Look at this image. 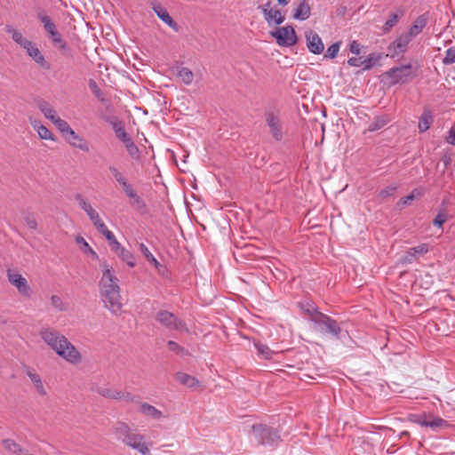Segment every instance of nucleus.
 I'll return each mask as SVG.
<instances>
[{"instance_id":"a211bd4d","label":"nucleus","mask_w":455,"mask_h":455,"mask_svg":"<svg viewBox=\"0 0 455 455\" xmlns=\"http://www.w3.org/2000/svg\"><path fill=\"white\" fill-rule=\"evenodd\" d=\"M428 21V17L427 13H424L419 16L413 22V24L410 27L407 31L412 37L419 35L423 28L427 26Z\"/></svg>"},{"instance_id":"cd10ccee","label":"nucleus","mask_w":455,"mask_h":455,"mask_svg":"<svg viewBox=\"0 0 455 455\" xmlns=\"http://www.w3.org/2000/svg\"><path fill=\"white\" fill-rule=\"evenodd\" d=\"M265 20L268 24L275 23L276 25L282 24L285 18L279 10H273L269 14L264 16Z\"/></svg>"},{"instance_id":"37998d69","label":"nucleus","mask_w":455,"mask_h":455,"mask_svg":"<svg viewBox=\"0 0 455 455\" xmlns=\"http://www.w3.org/2000/svg\"><path fill=\"white\" fill-rule=\"evenodd\" d=\"M51 303L59 311L67 310V305L62 301L61 298L58 295H52L51 297Z\"/></svg>"},{"instance_id":"bb28decb","label":"nucleus","mask_w":455,"mask_h":455,"mask_svg":"<svg viewBox=\"0 0 455 455\" xmlns=\"http://www.w3.org/2000/svg\"><path fill=\"white\" fill-rule=\"evenodd\" d=\"M31 124L34 127V129H36L37 131L38 136L42 140H55L52 133L44 125L39 124L36 122H32Z\"/></svg>"},{"instance_id":"6ab92c4d","label":"nucleus","mask_w":455,"mask_h":455,"mask_svg":"<svg viewBox=\"0 0 455 455\" xmlns=\"http://www.w3.org/2000/svg\"><path fill=\"white\" fill-rule=\"evenodd\" d=\"M311 9L307 0H300L294 9L293 18L298 20H306L310 17Z\"/></svg>"},{"instance_id":"c85d7f7f","label":"nucleus","mask_w":455,"mask_h":455,"mask_svg":"<svg viewBox=\"0 0 455 455\" xmlns=\"http://www.w3.org/2000/svg\"><path fill=\"white\" fill-rule=\"evenodd\" d=\"M390 119L387 116H378L373 122H371L369 125L370 132H375L382 129L389 123Z\"/></svg>"},{"instance_id":"72a5a7b5","label":"nucleus","mask_w":455,"mask_h":455,"mask_svg":"<svg viewBox=\"0 0 455 455\" xmlns=\"http://www.w3.org/2000/svg\"><path fill=\"white\" fill-rule=\"evenodd\" d=\"M177 76L186 84H190L194 79L192 71L188 68H180Z\"/></svg>"},{"instance_id":"9d476101","label":"nucleus","mask_w":455,"mask_h":455,"mask_svg":"<svg viewBox=\"0 0 455 455\" xmlns=\"http://www.w3.org/2000/svg\"><path fill=\"white\" fill-rule=\"evenodd\" d=\"M412 38L413 37L408 32L398 36L387 47L391 57L404 53Z\"/></svg>"},{"instance_id":"20e7f679","label":"nucleus","mask_w":455,"mask_h":455,"mask_svg":"<svg viewBox=\"0 0 455 455\" xmlns=\"http://www.w3.org/2000/svg\"><path fill=\"white\" fill-rule=\"evenodd\" d=\"M156 319L170 331H187L186 323L167 310H160L156 315Z\"/></svg>"},{"instance_id":"f8f14e48","label":"nucleus","mask_w":455,"mask_h":455,"mask_svg":"<svg viewBox=\"0 0 455 455\" xmlns=\"http://www.w3.org/2000/svg\"><path fill=\"white\" fill-rule=\"evenodd\" d=\"M94 391L99 394L100 395L114 399V400H126V401H132V396L129 393H124L116 389H112L107 386L104 387H97Z\"/></svg>"},{"instance_id":"c9c22d12","label":"nucleus","mask_w":455,"mask_h":455,"mask_svg":"<svg viewBox=\"0 0 455 455\" xmlns=\"http://www.w3.org/2000/svg\"><path fill=\"white\" fill-rule=\"evenodd\" d=\"M448 426L449 423L440 417H433L432 419H428L427 427H430L432 429L444 428L447 427Z\"/></svg>"},{"instance_id":"473e14b6","label":"nucleus","mask_w":455,"mask_h":455,"mask_svg":"<svg viewBox=\"0 0 455 455\" xmlns=\"http://www.w3.org/2000/svg\"><path fill=\"white\" fill-rule=\"evenodd\" d=\"M52 122L55 124L60 132L64 134H69V132H73V129L69 126L68 122L61 119L58 116L52 119Z\"/></svg>"},{"instance_id":"e2e57ef3","label":"nucleus","mask_w":455,"mask_h":455,"mask_svg":"<svg viewBox=\"0 0 455 455\" xmlns=\"http://www.w3.org/2000/svg\"><path fill=\"white\" fill-rule=\"evenodd\" d=\"M347 63L351 67H361V66H363L362 60L359 58H356V57L349 58L348 60H347Z\"/></svg>"},{"instance_id":"393cba45","label":"nucleus","mask_w":455,"mask_h":455,"mask_svg":"<svg viewBox=\"0 0 455 455\" xmlns=\"http://www.w3.org/2000/svg\"><path fill=\"white\" fill-rule=\"evenodd\" d=\"M115 434L117 439L122 440L123 443H125L126 438L131 437L133 433H131L130 427L123 422H119L115 427Z\"/></svg>"},{"instance_id":"8fccbe9b","label":"nucleus","mask_w":455,"mask_h":455,"mask_svg":"<svg viewBox=\"0 0 455 455\" xmlns=\"http://www.w3.org/2000/svg\"><path fill=\"white\" fill-rule=\"evenodd\" d=\"M396 188H397V187L395 185L388 186V187L381 189L379 196L381 198H387V197L392 196L394 195L395 191L396 190Z\"/></svg>"},{"instance_id":"ea45409f","label":"nucleus","mask_w":455,"mask_h":455,"mask_svg":"<svg viewBox=\"0 0 455 455\" xmlns=\"http://www.w3.org/2000/svg\"><path fill=\"white\" fill-rule=\"evenodd\" d=\"M131 204L133 207H135L138 210H141L146 208V203L145 201L138 195V193H134L131 197Z\"/></svg>"},{"instance_id":"dca6fc26","label":"nucleus","mask_w":455,"mask_h":455,"mask_svg":"<svg viewBox=\"0 0 455 455\" xmlns=\"http://www.w3.org/2000/svg\"><path fill=\"white\" fill-rule=\"evenodd\" d=\"M76 200L77 201L81 209H83L86 214L88 215L90 220L93 223L94 221H98V219L100 218L98 212L92 208L90 203L80 194L76 196Z\"/></svg>"},{"instance_id":"0e129e2a","label":"nucleus","mask_w":455,"mask_h":455,"mask_svg":"<svg viewBox=\"0 0 455 455\" xmlns=\"http://www.w3.org/2000/svg\"><path fill=\"white\" fill-rule=\"evenodd\" d=\"M350 52L355 55H358L360 53V44L356 41H353L350 44Z\"/></svg>"},{"instance_id":"4d7b16f0","label":"nucleus","mask_w":455,"mask_h":455,"mask_svg":"<svg viewBox=\"0 0 455 455\" xmlns=\"http://www.w3.org/2000/svg\"><path fill=\"white\" fill-rule=\"evenodd\" d=\"M256 347L259 353L264 355L265 358H271L272 351L267 347L264 345H256Z\"/></svg>"},{"instance_id":"b1692460","label":"nucleus","mask_w":455,"mask_h":455,"mask_svg":"<svg viewBox=\"0 0 455 455\" xmlns=\"http://www.w3.org/2000/svg\"><path fill=\"white\" fill-rule=\"evenodd\" d=\"M6 32L11 34L12 40L23 49H25L28 46V44L31 42L28 39L25 38L21 32L12 28L10 26H6Z\"/></svg>"},{"instance_id":"09e8293b","label":"nucleus","mask_w":455,"mask_h":455,"mask_svg":"<svg viewBox=\"0 0 455 455\" xmlns=\"http://www.w3.org/2000/svg\"><path fill=\"white\" fill-rule=\"evenodd\" d=\"M446 220H447L446 212H441L434 219L433 224H434V226H436L438 228H442L443 224L446 221Z\"/></svg>"},{"instance_id":"79ce46f5","label":"nucleus","mask_w":455,"mask_h":455,"mask_svg":"<svg viewBox=\"0 0 455 455\" xmlns=\"http://www.w3.org/2000/svg\"><path fill=\"white\" fill-rule=\"evenodd\" d=\"M399 16L396 13H391L383 26V31L388 32L398 21Z\"/></svg>"},{"instance_id":"a878e982","label":"nucleus","mask_w":455,"mask_h":455,"mask_svg":"<svg viewBox=\"0 0 455 455\" xmlns=\"http://www.w3.org/2000/svg\"><path fill=\"white\" fill-rule=\"evenodd\" d=\"M433 122V116L430 110L425 109L419 120V130L420 132L427 131Z\"/></svg>"},{"instance_id":"a19ab883","label":"nucleus","mask_w":455,"mask_h":455,"mask_svg":"<svg viewBox=\"0 0 455 455\" xmlns=\"http://www.w3.org/2000/svg\"><path fill=\"white\" fill-rule=\"evenodd\" d=\"M76 243L81 244L83 246V250L85 252H89L95 259L98 258L97 253L90 247V245L88 244V243L85 241V239L83 236L77 235L76 237Z\"/></svg>"},{"instance_id":"13d9d810","label":"nucleus","mask_w":455,"mask_h":455,"mask_svg":"<svg viewBox=\"0 0 455 455\" xmlns=\"http://www.w3.org/2000/svg\"><path fill=\"white\" fill-rule=\"evenodd\" d=\"M93 225L95 226V228L98 229V231L104 235L108 229L107 228V226L105 225V223L101 220L100 218L98 219V221H94L93 222Z\"/></svg>"},{"instance_id":"bf43d9fd","label":"nucleus","mask_w":455,"mask_h":455,"mask_svg":"<svg viewBox=\"0 0 455 455\" xmlns=\"http://www.w3.org/2000/svg\"><path fill=\"white\" fill-rule=\"evenodd\" d=\"M168 347H169L170 350H172L177 354L184 351L183 347H181L178 343H176L175 341H172V340L168 341Z\"/></svg>"},{"instance_id":"2eb2a0df","label":"nucleus","mask_w":455,"mask_h":455,"mask_svg":"<svg viewBox=\"0 0 455 455\" xmlns=\"http://www.w3.org/2000/svg\"><path fill=\"white\" fill-rule=\"evenodd\" d=\"M175 379L180 385H182L189 389H192V390L196 389L200 385V381L196 377L191 376L183 371L176 372Z\"/></svg>"},{"instance_id":"6e6d98bb","label":"nucleus","mask_w":455,"mask_h":455,"mask_svg":"<svg viewBox=\"0 0 455 455\" xmlns=\"http://www.w3.org/2000/svg\"><path fill=\"white\" fill-rule=\"evenodd\" d=\"M416 259V257L411 253V249L401 258L400 261L403 264H411Z\"/></svg>"},{"instance_id":"c756f323","label":"nucleus","mask_w":455,"mask_h":455,"mask_svg":"<svg viewBox=\"0 0 455 455\" xmlns=\"http://www.w3.org/2000/svg\"><path fill=\"white\" fill-rule=\"evenodd\" d=\"M124 147L127 149L128 154L132 159H140V153L139 148L136 146L132 138L124 142Z\"/></svg>"},{"instance_id":"7ed1b4c3","label":"nucleus","mask_w":455,"mask_h":455,"mask_svg":"<svg viewBox=\"0 0 455 455\" xmlns=\"http://www.w3.org/2000/svg\"><path fill=\"white\" fill-rule=\"evenodd\" d=\"M313 323L316 326L317 330L323 333L331 334L335 338H339L340 334V328L336 322L329 315L325 314H314Z\"/></svg>"},{"instance_id":"0eeeda50","label":"nucleus","mask_w":455,"mask_h":455,"mask_svg":"<svg viewBox=\"0 0 455 455\" xmlns=\"http://www.w3.org/2000/svg\"><path fill=\"white\" fill-rule=\"evenodd\" d=\"M411 65H401L390 68L385 73L391 84H404L411 78Z\"/></svg>"},{"instance_id":"4be33fe9","label":"nucleus","mask_w":455,"mask_h":455,"mask_svg":"<svg viewBox=\"0 0 455 455\" xmlns=\"http://www.w3.org/2000/svg\"><path fill=\"white\" fill-rule=\"evenodd\" d=\"M70 138L68 139V142L74 148H77L84 152H88L90 150L88 142L81 136L76 134L73 130V132H69L68 134Z\"/></svg>"},{"instance_id":"aec40b11","label":"nucleus","mask_w":455,"mask_h":455,"mask_svg":"<svg viewBox=\"0 0 455 455\" xmlns=\"http://www.w3.org/2000/svg\"><path fill=\"white\" fill-rule=\"evenodd\" d=\"M26 373L28 377L30 379L31 382L33 383L36 392L42 396L46 395L47 392L43 384L40 375L32 369H28L26 371Z\"/></svg>"},{"instance_id":"774afa93","label":"nucleus","mask_w":455,"mask_h":455,"mask_svg":"<svg viewBox=\"0 0 455 455\" xmlns=\"http://www.w3.org/2000/svg\"><path fill=\"white\" fill-rule=\"evenodd\" d=\"M103 235L108 241L109 244L116 240L115 235L110 230H108Z\"/></svg>"},{"instance_id":"39448f33","label":"nucleus","mask_w":455,"mask_h":455,"mask_svg":"<svg viewBox=\"0 0 455 455\" xmlns=\"http://www.w3.org/2000/svg\"><path fill=\"white\" fill-rule=\"evenodd\" d=\"M252 431L261 444L275 445L280 439L276 431L265 425H253Z\"/></svg>"},{"instance_id":"412c9836","label":"nucleus","mask_w":455,"mask_h":455,"mask_svg":"<svg viewBox=\"0 0 455 455\" xmlns=\"http://www.w3.org/2000/svg\"><path fill=\"white\" fill-rule=\"evenodd\" d=\"M153 9H154V12H156V14L157 15V17L162 21H164L165 24H167L170 28H172L175 31L179 30V26H178L177 22H175L172 20V18L170 16V14L168 13V12L165 9H164L160 5L155 6Z\"/></svg>"},{"instance_id":"a18cd8bd","label":"nucleus","mask_w":455,"mask_h":455,"mask_svg":"<svg viewBox=\"0 0 455 455\" xmlns=\"http://www.w3.org/2000/svg\"><path fill=\"white\" fill-rule=\"evenodd\" d=\"M339 47L340 43H334L331 45H330L326 51L325 57L330 59L335 58L339 53Z\"/></svg>"},{"instance_id":"7c9ffc66","label":"nucleus","mask_w":455,"mask_h":455,"mask_svg":"<svg viewBox=\"0 0 455 455\" xmlns=\"http://www.w3.org/2000/svg\"><path fill=\"white\" fill-rule=\"evenodd\" d=\"M38 108L44 116L51 121L58 116L56 111L46 101L39 102Z\"/></svg>"},{"instance_id":"680f3d73","label":"nucleus","mask_w":455,"mask_h":455,"mask_svg":"<svg viewBox=\"0 0 455 455\" xmlns=\"http://www.w3.org/2000/svg\"><path fill=\"white\" fill-rule=\"evenodd\" d=\"M90 87L92 90H93L94 93H95V96L98 98V99H100L101 100H103L101 98L102 96V92L100 91V89L97 86L96 83L92 80L90 81Z\"/></svg>"},{"instance_id":"5701e85b","label":"nucleus","mask_w":455,"mask_h":455,"mask_svg":"<svg viewBox=\"0 0 455 455\" xmlns=\"http://www.w3.org/2000/svg\"><path fill=\"white\" fill-rule=\"evenodd\" d=\"M140 411L146 416L153 418L154 419L159 420L163 418V412L161 411L147 403L140 404Z\"/></svg>"},{"instance_id":"9b49d317","label":"nucleus","mask_w":455,"mask_h":455,"mask_svg":"<svg viewBox=\"0 0 455 455\" xmlns=\"http://www.w3.org/2000/svg\"><path fill=\"white\" fill-rule=\"evenodd\" d=\"M265 117L273 138L277 141H281L283 139V129L280 119L274 112L266 113Z\"/></svg>"},{"instance_id":"423d86ee","label":"nucleus","mask_w":455,"mask_h":455,"mask_svg":"<svg viewBox=\"0 0 455 455\" xmlns=\"http://www.w3.org/2000/svg\"><path fill=\"white\" fill-rule=\"evenodd\" d=\"M38 19L44 25V30L48 33L50 38L55 45L61 50L68 49V44L62 39L61 35L57 30L56 25L48 15L38 14Z\"/></svg>"},{"instance_id":"58836bf2","label":"nucleus","mask_w":455,"mask_h":455,"mask_svg":"<svg viewBox=\"0 0 455 455\" xmlns=\"http://www.w3.org/2000/svg\"><path fill=\"white\" fill-rule=\"evenodd\" d=\"M140 252L145 256V258L151 263H153L156 267H158L159 262L157 259L154 257V255L150 252L148 246L144 244L143 243H140Z\"/></svg>"},{"instance_id":"e433bc0d","label":"nucleus","mask_w":455,"mask_h":455,"mask_svg":"<svg viewBox=\"0 0 455 455\" xmlns=\"http://www.w3.org/2000/svg\"><path fill=\"white\" fill-rule=\"evenodd\" d=\"M422 196V192L421 190H419V188H414L410 195L404 196V197H402L398 203V204L400 205H407L409 204L411 201H413L415 198L417 197H419Z\"/></svg>"},{"instance_id":"f03ea898","label":"nucleus","mask_w":455,"mask_h":455,"mask_svg":"<svg viewBox=\"0 0 455 455\" xmlns=\"http://www.w3.org/2000/svg\"><path fill=\"white\" fill-rule=\"evenodd\" d=\"M102 277L100 281V293L105 307L113 314L118 315L122 310L120 287L112 267L102 264Z\"/></svg>"},{"instance_id":"f257e3e1","label":"nucleus","mask_w":455,"mask_h":455,"mask_svg":"<svg viewBox=\"0 0 455 455\" xmlns=\"http://www.w3.org/2000/svg\"><path fill=\"white\" fill-rule=\"evenodd\" d=\"M39 335L44 342L66 362L74 365L82 363L83 356L78 349L57 330L43 327Z\"/></svg>"},{"instance_id":"f3484780","label":"nucleus","mask_w":455,"mask_h":455,"mask_svg":"<svg viewBox=\"0 0 455 455\" xmlns=\"http://www.w3.org/2000/svg\"><path fill=\"white\" fill-rule=\"evenodd\" d=\"M27 53L39 65L42 67H47V62L44 57V55L41 53L40 50L36 46L35 43L32 41L28 44V46L25 48Z\"/></svg>"},{"instance_id":"4468645a","label":"nucleus","mask_w":455,"mask_h":455,"mask_svg":"<svg viewBox=\"0 0 455 455\" xmlns=\"http://www.w3.org/2000/svg\"><path fill=\"white\" fill-rule=\"evenodd\" d=\"M307 46L310 52L320 54L323 52L324 45L319 35L314 31L306 32Z\"/></svg>"},{"instance_id":"603ef678","label":"nucleus","mask_w":455,"mask_h":455,"mask_svg":"<svg viewBox=\"0 0 455 455\" xmlns=\"http://www.w3.org/2000/svg\"><path fill=\"white\" fill-rule=\"evenodd\" d=\"M24 220H25L27 226L30 229L36 230L37 228L36 220L35 219V217L32 214H30V213L27 214L24 217Z\"/></svg>"},{"instance_id":"1a4fd4ad","label":"nucleus","mask_w":455,"mask_h":455,"mask_svg":"<svg viewBox=\"0 0 455 455\" xmlns=\"http://www.w3.org/2000/svg\"><path fill=\"white\" fill-rule=\"evenodd\" d=\"M271 35L276 39L280 46H292L297 42V36L291 26L279 28L275 31L271 32Z\"/></svg>"},{"instance_id":"69168bd1","label":"nucleus","mask_w":455,"mask_h":455,"mask_svg":"<svg viewBox=\"0 0 455 455\" xmlns=\"http://www.w3.org/2000/svg\"><path fill=\"white\" fill-rule=\"evenodd\" d=\"M110 245L112 246V250L115 251L116 254H118V252H120L121 250L124 248L116 239L114 242H112Z\"/></svg>"},{"instance_id":"3c124183","label":"nucleus","mask_w":455,"mask_h":455,"mask_svg":"<svg viewBox=\"0 0 455 455\" xmlns=\"http://www.w3.org/2000/svg\"><path fill=\"white\" fill-rule=\"evenodd\" d=\"M4 447L13 453H18L20 451V446L12 440H5L4 441Z\"/></svg>"},{"instance_id":"6e6552de","label":"nucleus","mask_w":455,"mask_h":455,"mask_svg":"<svg viewBox=\"0 0 455 455\" xmlns=\"http://www.w3.org/2000/svg\"><path fill=\"white\" fill-rule=\"evenodd\" d=\"M7 278L9 283L13 285L19 293L24 297L30 298L33 291L27 279L17 271L12 269L7 270Z\"/></svg>"},{"instance_id":"c03bdc74","label":"nucleus","mask_w":455,"mask_h":455,"mask_svg":"<svg viewBox=\"0 0 455 455\" xmlns=\"http://www.w3.org/2000/svg\"><path fill=\"white\" fill-rule=\"evenodd\" d=\"M301 308L304 310V312H306L308 315L309 319L312 322H313V315L314 314H322L321 312H319L317 310V308L315 307V306L314 304H311L308 302H307L305 305H302Z\"/></svg>"},{"instance_id":"864d4df0","label":"nucleus","mask_w":455,"mask_h":455,"mask_svg":"<svg viewBox=\"0 0 455 455\" xmlns=\"http://www.w3.org/2000/svg\"><path fill=\"white\" fill-rule=\"evenodd\" d=\"M414 419L413 421L415 423H417L418 425L421 426V427H427V425H428V419L427 417L426 414H419V415H415L414 416Z\"/></svg>"},{"instance_id":"f704fd0d","label":"nucleus","mask_w":455,"mask_h":455,"mask_svg":"<svg viewBox=\"0 0 455 455\" xmlns=\"http://www.w3.org/2000/svg\"><path fill=\"white\" fill-rule=\"evenodd\" d=\"M123 261H124L129 267H132L135 266V259L133 254L126 250L125 248L122 249L120 252L117 254Z\"/></svg>"},{"instance_id":"338daca9","label":"nucleus","mask_w":455,"mask_h":455,"mask_svg":"<svg viewBox=\"0 0 455 455\" xmlns=\"http://www.w3.org/2000/svg\"><path fill=\"white\" fill-rule=\"evenodd\" d=\"M259 8L261 9L264 16L265 15H267L270 13V12L272 11V8H271V2L268 1L267 3H266L265 4H263L262 6H259Z\"/></svg>"},{"instance_id":"49530a36","label":"nucleus","mask_w":455,"mask_h":455,"mask_svg":"<svg viewBox=\"0 0 455 455\" xmlns=\"http://www.w3.org/2000/svg\"><path fill=\"white\" fill-rule=\"evenodd\" d=\"M454 62H455V48H449L445 52V56L443 60V63L444 65H450Z\"/></svg>"},{"instance_id":"052dcab7","label":"nucleus","mask_w":455,"mask_h":455,"mask_svg":"<svg viewBox=\"0 0 455 455\" xmlns=\"http://www.w3.org/2000/svg\"><path fill=\"white\" fill-rule=\"evenodd\" d=\"M446 140L449 144L455 146V124L451 127Z\"/></svg>"},{"instance_id":"de8ad7c7","label":"nucleus","mask_w":455,"mask_h":455,"mask_svg":"<svg viewBox=\"0 0 455 455\" xmlns=\"http://www.w3.org/2000/svg\"><path fill=\"white\" fill-rule=\"evenodd\" d=\"M411 251L417 258L418 256L426 254L428 251V246L426 243H421L416 247L411 248Z\"/></svg>"},{"instance_id":"2f4dec72","label":"nucleus","mask_w":455,"mask_h":455,"mask_svg":"<svg viewBox=\"0 0 455 455\" xmlns=\"http://www.w3.org/2000/svg\"><path fill=\"white\" fill-rule=\"evenodd\" d=\"M108 171L115 179L116 182L120 186L124 185L128 181L124 174L115 165H109Z\"/></svg>"},{"instance_id":"ddd939ff","label":"nucleus","mask_w":455,"mask_h":455,"mask_svg":"<svg viewBox=\"0 0 455 455\" xmlns=\"http://www.w3.org/2000/svg\"><path fill=\"white\" fill-rule=\"evenodd\" d=\"M124 443L142 455H150V451L144 441V436L140 434H133L131 437L126 438Z\"/></svg>"},{"instance_id":"5fc2aeb1","label":"nucleus","mask_w":455,"mask_h":455,"mask_svg":"<svg viewBox=\"0 0 455 455\" xmlns=\"http://www.w3.org/2000/svg\"><path fill=\"white\" fill-rule=\"evenodd\" d=\"M121 188L127 197H131L134 193L137 192L136 189L129 181L122 185Z\"/></svg>"},{"instance_id":"4c0bfd02","label":"nucleus","mask_w":455,"mask_h":455,"mask_svg":"<svg viewBox=\"0 0 455 455\" xmlns=\"http://www.w3.org/2000/svg\"><path fill=\"white\" fill-rule=\"evenodd\" d=\"M115 134L118 140H120L123 143L131 138V136L126 132L124 127L122 124H115L113 126Z\"/></svg>"}]
</instances>
